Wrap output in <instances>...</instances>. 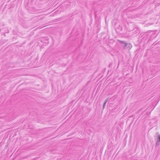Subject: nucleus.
Here are the masks:
<instances>
[{
  "instance_id": "f257e3e1",
  "label": "nucleus",
  "mask_w": 160,
  "mask_h": 160,
  "mask_svg": "<svg viewBox=\"0 0 160 160\" xmlns=\"http://www.w3.org/2000/svg\"><path fill=\"white\" fill-rule=\"evenodd\" d=\"M159 141H160V135H159Z\"/></svg>"
},
{
  "instance_id": "f03ea898",
  "label": "nucleus",
  "mask_w": 160,
  "mask_h": 160,
  "mask_svg": "<svg viewBox=\"0 0 160 160\" xmlns=\"http://www.w3.org/2000/svg\"><path fill=\"white\" fill-rule=\"evenodd\" d=\"M106 103V102H105L104 103V105H103L104 106L105 105V104Z\"/></svg>"
},
{
  "instance_id": "7ed1b4c3",
  "label": "nucleus",
  "mask_w": 160,
  "mask_h": 160,
  "mask_svg": "<svg viewBox=\"0 0 160 160\" xmlns=\"http://www.w3.org/2000/svg\"><path fill=\"white\" fill-rule=\"evenodd\" d=\"M125 46H126L127 45V43H125Z\"/></svg>"
}]
</instances>
